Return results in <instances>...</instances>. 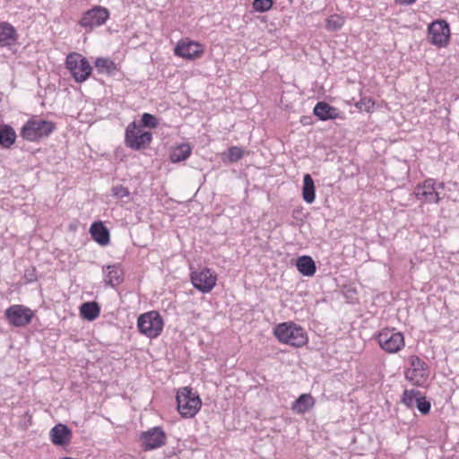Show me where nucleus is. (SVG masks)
Listing matches in <instances>:
<instances>
[{
    "label": "nucleus",
    "instance_id": "1",
    "mask_svg": "<svg viewBox=\"0 0 459 459\" xmlns=\"http://www.w3.org/2000/svg\"><path fill=\"white\" fill-rule=\"evenodd\" d=\"M276 339L284 344L293 347H303L308 342L306 330L292 321L283 322L273 327Z\"/></svg>",
    "mask_w": 459,
    "mask_h": 459
},
{
    "label": "nucleus",
    "instance_id": "2",
    "mask_svg": "<svg viewBox=\"0 0 459 459\" xmlns=\"http://www.w3.org/2000/svg\"><path fill=\"white\" fill-rule=\"evenodd\" d=\"M176 400L178 411L183 418H193L201 410L202 400L199 394L190 387L179 388Z\"/></svg>",
    "mask_w": 459,
    "mask_h": 459
},
{
    "label": "nucleus",
    "instance_id": "3",
    "mask_svg": "<svg viewBox=\"0 0 459 459\" xmlns=\"http://www.w3.org/2000/svg\"><path fill=\"white\" fill-rule=\"evenodd\" d=\"M56 129V125L48 120L33 117L21 128V137L28 142H37L48 137Z\"/></svg>",
    "mask_w": 459,
    "mask_h": 459
},
{
    "label": "nucleus",
    "instance_id": "4",
    "mask_svg": "<svg viewBox=\"0 0 459 459\" xmlns=\"http://www.w3.org/2000/svg\"><path fill=\"white\" fill-rule=\"evenodd\" d=\"M65 65L76 82L86 81L91 74L92 67L89 61L79 53H69L65 59Z\"/></svg>",
    "mask_w": 459,
    "mask_h": 459
},
{
    "label": "nucleus",
    "instance_id": "5",
    "mask_svg": "<svg viewBox=\"0 0 459 459\" xmlns=\"http://www.w3.org/2000/svg\"><path fill=\"white\" fill-rule=\"evenodd\" d=\"M152 140L151 132L143 131L136 122L130 123L126 128L125 143L132 150L139 151L146 148Z\"/></svg>",
    "mask_w": 459,
    "mask_h": 459
},
{
    "label": "nucleus",
    "instance_id": "6",
    "mask_svg": "<svg viewBox=\"0 0 459 459\" xmlns=\"http://www.w3.org/2000/svg\"><path fill=\"white\" fill-rule=\"evenodd\" d=\"M163 325L160 313L154 310L141 315L137 320L140 333L149 338L159 336L162 332Z\"/></svg>",
    "mask_w": 459,
    "mask_h": 459
},
{
    "label": "nucleus",
    "instance_id": "7",
    "mask_svg": "<svg viewBox=\"0 0 459 459\" xmlns=\"http://www.w3.org/2000/svg\"><path fill=\"white\" fill-rule=\"evenodd\" d=\"M376 339L381 349L388 353H396L405 345L403 334L394 328L383 329L377 333Z\"/></svg>",
    "mask_w": 459,
    "mask_h": 459
},
{
    "label": "nucleus",
    "instance_id": "8",
    "mask_svg": "<svg viewBox=\"0 0 459 459\" xmlns=\"http://www.w3.org/2000/svg\"><path fill=\"white\" fill-rule=\"evenodd\" d=\"M444 183L437 184L435 179H426L417 186L415 195L418 200L425 204H438L440 201L438 189H444Z\"/></svg>",
    "mask_w": 459,
    "mask_h": 459
},
{
    "label": "nucleus",
    "instance_id": "9",
    "mask_svg": "<svg viewBox=\"0 0 459 459\" xmlns=\"http://www.w3.org/2000/svg\"><path fill=\"white\" fill-rule=\"evenodd\" d=\"M429 41L438 48L446 47L450 39L449 24L444 20L432 22L428 27Z\"/></svg>",
    "mask_w": 459,
    "mask_h": 459
},
{
    "label": "nucleus",
    "instance_id": "10",
    "mask_svg": "<svg viewBox=\"0 0 459 459\" xmlns=\"http://www.w3.org/2000/svg\"><path fill=\"white\" fill-rule=\"evenodd\" d=\"M193 286L202 293H209L216 285L217 275L209 268H202L190 273Z\"/></svg>",
    "mask_w": 459,
    "mask_h": 459
},
{
    "label": "nucleus",
    "instance_id": "11",
    "mask_svg": "<svg viewBox=\"0 0 459 459\" xmlns=\"http://www.w3.org/2000/svg\"><path fill=\"white\" fill-rule=\"evenodd\" d=\"M141 446L144 451L162 447L167 443V435L160 427H153L140 436Z\"/></svg>",
    "mask_w": 459,
    "mask_h": 459
},
{
    "label": "nucleus",
    "instance_id": "12",
    "mask_svg": "<svg viewBox=\"0 0 459 459\" xmlns=\"http://www.w3.org/2000/svg\"><path fill=\"white\" fill-rule=\"evenodd\" d=\"M4 315L10 325L22 327L30 323L34 313L22 305H12L5 310Z\"/></svg>",
    "mask_w": 459,
    "mask_h": 459
},
{
    "label": "nucleus",
    "instance_id": "13",
    "mask_svg": "<svg viewBox=\"0 0 459 459\" xmlns=\"http://www.w3.org/2000/svg\"><path fill=\"white\" fill-rule=\"evenodd\" d=\"M109 18V12L102 6H95L85 12L80 20V25L86 30H93L103 25Z\"/></svg>",
    "mask_w": 459,
    "mask_h": 459
},
{
    "label": "nucleus",
    "instance_id": "14",
    "mask_svg": "<svg viewBox=\"0 0 459 459\" xmlns=\"http://www.w3.org/2000/svg\"><path fill=\"white\" fill-rule=\"evenodd\" d=\"M174 53L176 56L185 59L193 60L198 58L204 53V48L195 41L180 40L177 44Z\"/></svg>",
    "mask_w": 459,
    "mask_h": 459
},
{
    "label": "nucleus",
    "instance_id": "15",
    "mask_svg": "<svg viewBox=\"0 0 459 459\" xmlns=\"http://www.w3.org/2000/svg\"><path fill=\"white\" fill-rule=\"evenodd\" d=\"M104 282L111 287L120 285L124 281V271L120 264H108L103 266Z\"/></svg>",
    "mask_w": 459,
    "mask_h": 459
},
{
    "label": "nucleus",
    "instance_id": "16",
    "mask_svg": "<svg viewBox=\"0 0 459 459\" xmlns=\"http://www.w3.org/2000/svg\"><path fill=\"white\" fill-rule=\"evenodd\" d=\"M18 33L16 29L7 22H0V47L9 48L16 43Z\"/></svg>",
    "mask_w": 459,
    "mask_h": 459
},
{
    "label": "nucleus",
    "instance_id": "17",
    "mask_svg": "<svg viewBox=\"0 0 459 459\" xmlns=\"http://www.w3.org/2000/svg\"><path fill=\"white\" fill-rule=\"evenodd\" d=\"M313 113L322 121L336 119L341 117V113L337 108H334L325 101H320L314 107Z\"/></svg>",
    "mask_w": 459,
    "mask_h": 459
},
{
    "label": "nucleus",
    "instance_id": "18",
    "mask_svg": "<svg viewBox=\"0 0 459 459\" xmlns=\"http://www.w3.org/2000/svg\"><path fill=\"white\" fill-rule=\"evenodd\" d=\"M90 233L92 239L100 246H107L110 242L109 231L101 221H94L91 225Z\"/></svg>",
    "mask_w": 459,
    "mask_h": 459
},
{
    "label": "nucleus",
    "instance_id": "19",
    "mask_svg": "<svg viewBox=\"0 0 459 459\" xmlns=\"http://www.w3.org/2000/svg\"><path fill=\"white\" fill-rule=\"evenodd\" d=\"M71 436V430L63 424L56 425L50 431L51 441L56 446L67 445L70 442Z\"/></svg>",
    "mask_w": 459,
    "mask_h": 459
},
{
    "label": "nucleus",
    "instance_id": "20",
    "mask_svg": "<svg viewBox=\"0 0 459 459\" xmlns=\"http://www.w3.org/2000/svg\"><path fill=\"white\" fill-rule=\"evenodd\" d=\"M316 401L309 394H301L291 405V410L298 413L303 414L314 407Z\"/></svg>",
    "mask_w": 459,
    "mask_h": 459
},
{
    "label": "nucleus",
    "instance_id": "21",
    "mask_svg": "<svg viewBox=\"0 0 459 459\" xmlns=\"http://www.w3.org/2000/svg\"><path fill=\"white\" fill-rule=\"evenodd\" d=\"M298 271L304 276H313L316 271L314 260L308 255H302L297 259Z\"/></svg>",
    "mask_w": 459,
    "mask_h": 459
},
{
    "label": "nucleus",
    "instance_id": "22",
    "mask_svg": "<svg viewBox=\"0 0 459 459\" xmlns=\"http://www.w3.org/2000/svg\"><path fill=\"white\" fill-rule=\"evenodd\" d=\"M16 138V133L11 126L0 125V145L3 148H10L15 143Z\"/></svg>",
    "mask_w": 459,
    "mask_h": 459
},
{
    "label": "nucleus",
    "instance_id": "23",
    "mask_svg": "<svg viewBox=\"0 0 459 459\" xmlns=\"http://www.w3.org/2000/svg\"><path fill=\"white\" fill-rule=\"evenodd\" d=\"M192 153V148L188 143H181L172 149L169 160L173 163L186 160Z\"/></svg>",
    "mask_w": 459,
    "mask_h": 459
},
{
    "label": "nucleus",
    "instance_id": "24",
    "mask_svg": "<svg viewBox=\"0 0 459 459\" xmlns=\"http://www.w3.org/2000/svg\"><path fill=\"white\" fill-rule=\"evenodd\" d=\"M302 195L305 202L312 204L316 198L314 180L309 174H306L303 178Z\"/></svg>",
    "mask_w": 459,
    "mask_h": 459
},
{
    "label": "nucleus",
    "instance_id": "25",
    "mask_svg": "<svg viewBox=\"0 0 459 459\" xmlns=\"http://www.w3.org/2000/svg\"><path fill=\"white\" fill-rule=\"evenodd\" d=\"M81 316L89 321L95 320L100 313V308L96 302H85L80 307Z\"/></svg>",
    "mask_w": 459,
    "mask_h": 459
},
{
    "label": "nucleus",
    "instance_id": "26",
    "mask_svg": "<svg viewBox=\"0 0 459 459\" xmlns=\"http://www.w3.org/2000/svg\"><path fill=\"white\" fill-rule=\"evenodd\" d=\"M95 66L100 74H113L117 70L115 62L108 57H98L95 60Z\"/></svg>",
    "mask_w": 459,
    "mask_h": 459
},
{
    "label": "nucleus",
    "instance_id": "27",
    "mask_svg": "<svg viewBox=\"0 0 459 459\" xmlns=\"http://www.w3.org/2000/svg\"><path fill=\"white\" fill-rule=\"evenodd\" d=\"M345 23V17L341 14H332L325 20V29L328 31L340 30Z\"/></svg>",
    "mask_w": 459,
    "mask_h": 459
},
{
    "label": "nucleus",
    "instance_id": "28",
    "mask_svg": "<svg viewBox=\"0 0 459 459\" xmlns=\"http://www.w3.org/2000/svg\"><path fill=\"white\" fill-rule=\"evenodd\" d=\"M422 395L421 392L415 389L404 390L402 396V403L408 408L411 409L416 405L417 401Z\"/></svg>",
    "mask_w": 459,
    "mask_h": 459
},
{
    "label": "nucleus",
    "instance_id": "29",
    "mask_svg": "<svg viewBox=\"0 0 459 459\" xmlns=\"http://www.w3.org/2000/svg\"><path fill=\"white\" fill-rule=\"evenodd\" d=\"M408 363L410 365L409 370H412L413 372L427 370V364L418 356H410L408 358Z\"/></svg>",
    "mask_w": 459,
    "mask_h": 459
},
{
    "label": "nucleus",
    "instance_id": "30",
    "mask_svg": "<svg viewBox=\"0 0 459 459\" xmlns=\"http://www.w3.org/2000/svg\"><path fill=\"white\" fill-rule=\"evenodd\" d=\"M273 0H254L252 7L255 12L264 13L269 11L273 7Z\"/></svg>",
    "mask_w": 459,
    "mask_h": 459
},
{
    "label": "nucleus",
    "instance_id": "31",
    "mask_svg": "<svg viewBox=\"0 0 459 459\" xmlns=\"http://www.w3.org/2000/svg\"><path fill=\"white\" fill-rule=\"evenodd\" d=\"M142 125L144 127L156 128L159 126V120L150 113H143L142 116Z\"/></svg>",
    "mask_w": 459,
    "mask_h": 459
},
{
    "label": "nucleus",
    "instance_id": "32",
    "mask_svg": "<svg viewBox=\"0 0 459 459\" xmlns=\"http://www.w3.org/2000/svg\"><path fill=\"white\" fill-rule=\"evenodd\" d=\"M355 107L360 111L369 112L374 107V102L370 98L363 97L355 103Z\"/></svg>",
    "mask_w": 459,
    "mask_h": 459
},
{
    "label": "nucleus",
    "instance_id": "33",
    "mask_svg": "<svg viewBox=\"0 0 459 459\" xmlns=\"http://www.w3.org/2000/svg\"><path fill=\"white\" fill-rule=\"evenodd\" d=\"M112 195L117 199H122L124 197H129L130 192L128 188L125 187L122 185H117L112 187L111 189Z\"/></svg>",
    "mask_w": 459,
    "mask_h": 459
},
{
    "label": "nucleus",
    "instance_id": "34",
    "mask_svg": "<svg viewBox=\"0 0 459 459\" xmlns=\"http://www.w3.org/2000/svg\"><path fill=\"white\" fill-rule=\"evenodd\" d=\"M415 406L422 414H428L431 408L430 403L426 399V397L423 394L417 401Z\"/></svg>",
    "mask_w": 459,
    "mask_h": 459
},
{
    "label": "nucleus",
    "instance_id": "35",
    "mask_svg": "<svg viewBox=\"0 0 459 459\" xmlns=\"http://www.w3.org/2000/svg\"><path fill=\"white\" fill-rule=\"evenodd\" d=\"M229 160L231 162H236L243 157V150L238 146H232L228 151Z\"/></svg>",
    "mask_w": 459,
    "mask_h": 459
},
{
    "label": "nucleus",
    "instance_id": "36",
    "mask_svg": "<svg viewBox=\"0 0 459 459\" xmlns=\"http://www.w3.org/2000/svg\"><path fill=\"white\" fill-rule=\"evenodd\" d=\"M417 0H395V2L399 4H412L413 3H415Z\"/></svg>",
    "mask_w": 459,
    "mask_h": 459
},
{
    "label": "nucleus",
    "instance_id": "37",
    "mask_svg": "<svg viewBox=\"0 0 459 459\" xmlns=\"http://www.w3.org/2000/svg\"><path fill=\"white\" fill-rule=\"evenodd\" d=\"M417 375H412L411 377H409L408 375H406L407 377V379L410 381V382H412L413 384H418L417 382H414V377H416Z\"/></svg>",
    "mask_w": 459,
    "mask_h": 459
}]
</instances>
